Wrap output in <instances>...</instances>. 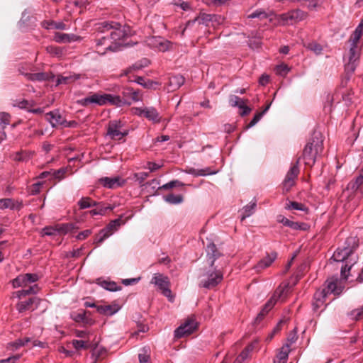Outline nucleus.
Returning <instances> with one entry per match:
<instances>
[{
    "label": "nucleus",
    "mask_w": 363,
    "mask_h": 363,
    "mask_svg": "<svg viewBox=\"0 0 363 363\" xmlns=\"http://www.w3.org/2000/svg\"><path fill=\"white\" fill-rule=\"evenodd\" d=\"M323 150V135L319 131H314L311 138L306 145L302 154V158L304 164L312 167Z\"/></svg>",
    "instance_id": "obj_1"
},
{
    "label": "nucleus",
    "mask_w": 363,
    "mask_h": 363,
    "mask_svg": "<svg viewBox=\"0 0 363 363\" xmlns=\"http://www.w3.org/2000/svg\"><path fill=\"white\" fill-rule=\"evenodd\" d=\"M77 104L83 107H89L91 105L102 106L106 104L120 106L122 104V100L117 95L97 92L90 93L88 96L77 100Z\"/></svg>",
    "instance_id": "obj_2"
},
{
    "label": "nucleus",
    "mask_w": 363,
    "mask_h": 363,
    "mask_svg": "<svg viewBox=\"0 0 363 363\" xmlns=\"http://www.w3.org/2000/svg\"><path fill=\"white\" fill-rule=\"evenodd\" d=\"M38 277L35 274H20L12 281V285L14 288L27 287V289H22L14 293L16 298L21 299L27 295L35 294L38 291V287L36 284L30 286V284L35 282Z\"/></svg>",
    "instance_id": "obj_3"
},
{
    "label": "nucleus",
    "mask_w": 363,
    "mask_h": 363,
    "mask_svg": "<svg viewBox=\"0 0 363 363\" xmlns=\"http://www.w3.org/2000/svg\"><path fill=\"white\" fill-rule=\"evenodd\" d=\"M96 29L99 32L107 33L113 43H118L128 35L125 28L117 22L103 21L98 24Z\"/></svg>",
    "instance_id": "obj_4"
},
{
    "label": "nucleus",
    "mask_w": 363,
    "mask_h": 363,
    "mask_svg": "<svg viewBox=\"0 0 363 363\" xmlns=\"http://www.w3.org/2000/svg\"><path fill=\"white\" fill-rule=\"evenodd\" d=\"M360 55V49L358 45L350 46L347 62L345 65V78L342 80V85L344 86L350 79L352 74L356 69Z\"/></svg>",
    "instance_id": "obj_5"
},
{
    "label": "nucleus",
    "mask_w": 363,
    "mask_h": 363,
    "mask_svg": "<svg viewBox=\"0 0 363 363\" xmlns=\"http://www.w3.org/2000/svg\"><path fill=\"white\" fill-rule=\"evenodd\" d=\"M204 274L203 278L199 283V286L211 289L218 285L223 279V274L221 270L218 269L215 266L211 267Z\"/></svg>",
    "instance_id": "obj_6"
},
{
    "label": "nucleus",
    "mask_w": 363,
    "mask_h": 363,
    "mask_svg": "<svg viewBox=\"0 0 363 363\" xmlns=\"http://www.w3.org/2000/svg\"><path fill=\"white\" fill-rule=\"evenodd\" d=\"M345 242L347 245L343 248H338L333 255L336 262H342L347 259L357 247L354 237L347 238Z\"/></svg>",
    "instance_id": "obj_7"
},
{
    "label": "nucleus",
    "mask_w": 363,
    "mask_h": 363,
    "mask_svg": "<svg viewBox=\"0 0 363 363\" xmlns=\"http://www.w3.org/2000/svg\"><path fill=\"white\" fill-rule=\"evenodd\" d=\"M123 216L118 218L111 220L104 228L100 230L99 235L96 238V243H101L104 240L108 238L113 233L118 230V228L125 222L122 220Z\"/></svg>",
    "instance_id": "obj_8"
},
{
    "label": "nucleus",
    "mask_w": 363,
    "mask_h": 363,
    "mask_svg": "<svg viewBox=\"0 0 363 363\" xmlns=\"http://www.w3.org/2000/svg\"><path fill=\"white\" fill-rule=\"evenodd\" d=\"M150 283L157 286L164 296L172 298V291L169 289V279L167 276L155 273L153 274Z\"/></svg>",
    "instance_id": "obj_9"
},
{
    "label": "nucleus",
    "mask_w": 363,
    "mask_h": 363,
    "mask_svg": "<svg viewBox=\"0 0 363 363\" xmlns=\"http://www.w3.org/2000/svg\"><path fill=\"white\" fill-rule=\"evenodd\" d=\"M300 160L301 157H299L296 162L291 167L282 182L283 191L285 193L289 192L291 188L295 184V180L300 172L298 167Z\"/></svg>",
    "instance_id": "obj_10"
},
{
    "label": "nucleus",
    "mask_w": 363,
    "mask_h": 363,
    "mask_svg": "<svg viewBox=\"0 0 363 363\" xmlns=\"http://www.w3.org/2000/svg\"><path fill=\"white\" fill-rule=\"evenodd\" d=\"M307 17V13L301 9H294L289 11L286 13H282L280 16L281 21L284 24L292 25L301 21H303Z\"/></svg>",
    "instance_id": "obj_11"
},
{
    "label": "nucleus",
    "mask_w": 363,
    "mask_h": 363,
    "mask_svg": "<svg viewBox=\"0 0 363 363\" xmlns=\"http://www.w3.org/2000/svg\"><path fill=\"white\" fill-rule=\"evenodd\" d=\"M120 43H113L106 34L96 40V49L99 54L104 55L108 50L116 51Z\"/></svg>",
    "instance_id": "obj_12"
},
{
    "label": "nucleus",
    "mask_w": 363,
    "mask_h": 363,
    "mask_svg": "<svg viewBox=\"0 0 363 363\" xmlns=\"http://www.w3.org/2000/svg\"><path fill=\"white\" fill-rule=\"evenodd\" d=\"M197 323L193 318H188L183 324L174 330V336L181 338L191 334L196 328Z\"/></svg>",
    "instance_id": "obj_13"
},
{
    "label": "nucleus",
    "mask_w": 363,
    "mask_h": 363,
    "mask_svg": "<svg viewBox=\"0 0 363 363\" xmlns=\"http://www.w3.org/2000/svg\"><path fill=\"white\" fill-rule=\"evenodd\" d=\"M147 45L151 48L157 49L159 51L165 52L172 46V43L160 36H152L147 39Z\"/></svg>",
    "instance_id": "obj_14"
},
{
    "label": "nucleus",
    "mask_w": 363,
    "mask_h": 363,
    "mask_svg": "<svg viewBox=\"0 0 363 363\" xmlns=\"http://www.w3.org/2000/svg\"><path fill=\"white\" fill-rule=\"evenodd\" d=\"M123 124L120 121H111L107 128V135L113 140H121L128 134L127 131L122 132Z\"/></svg>",
    "instance_id": "obj_15"
},
{
    "label": "nucleus",
    "mask_w": 363,
    "mask_h": 363,
    "mask_svg": "<svg viewBox=\"0 0 363 363\" xmlns=\"http://www.w3.org/2000/svg\"><path fill=\"white\" fill-rule=\"evenodd\" d=\"M323 289L326 290L328 294L340 295L342 292L344 286H342L340 281L337 277H333L326 280Z\"/></svg>",
    "instance_id": "obj_16"
},
{
    "label": "nucleus",
    "mask_w": 363,
    "mask_h": 363,
    "mask_svg": "<svg viewBox=\"0 0 363 363\" xmlns=\"http://www.w3.org/2000/svg\"><path fill=\"white\" fill-rule=\"evenodd\" d=\"M135 113L140 116H144L154 123L160 121L159 113L153 107L137 108Z\"/></svg>",
    "instance_id": "obj_17"
},
{
    "label": "nucleus",
    "mask_w": 363,
    "mask_h": 363,
    "mask_svg": "<svg viewBox=\"0 0 363 363\" xmlns=\"http://www.w3.org/2000/svg\"><path fill=\"white\" fill-rule=\"evenodd\" d=\"M284 288L279 287L274 292V295L270 298V299L264 304L262 311L259 312L262 313L264 315H266L268 312L274 307L277 301L281 298L282 295L284 293Z\"/></svg>",
    "instance_id": "obj_18"
},
{
    "label": "nucleus",
    "mask_w": 363,
    "mask_h": 363,
    "mask_svg": "<svg viewBox=\"0 0 363 363\" xmlns=\"http://www.w3.org/2000/svg\"><path fill=\"white\" fill-rule=\"evenodd\" d=\"M206 251L209 266L213 267L216 260L222 255V253L213 242H210L207 245Z\"/></svg>",
    "instance_id": "obj_19"
},
{
    "label": "nucleus",
    "mask_w": 363,
    "mask_h": 363,
    "mask_svg": "<svg viewBox=\"0 0 363 363\" xmlns=\"http://www.w3.org/2000/svg\"><path fill=\"white\" fill-rule=\"evenodd\" d=\"M277 257V253L272 252L260 259L259 262L255 266L254 269L257 272H260L262 270L269 267Z\"/></svg>",
    "instance_id": "obj_20"
},
{
    "label": "nucleus",
    "mask_w": 363,
    "mask_h": 363,
    "mask_svg": "<svg viewBox=\"0 0 363 363\" xmlns=\"http://www.w3.org/2000/svg\"><path fill=\"white\" fill-rule=\"evenodd\" d=\"M66 172V168H60L57 170L51 169L50 171H47V179L50 182H53L51 187L55 186L57 182L62 180L65 177Z\"/></svg>",
    "instance_id": "obj_21"
},
{
    "label": "nucleus",
    "mask_w": 363,
    "mask_h": 363,
    "mask_svg": "<svg viewBox=\"0 0 363 363\" xmlns=\"http://www.w3.org/2000/svg\"><path fill=\"white\" fill-rule=\"evenodd\" d=\"M39 300L36 297H31L26 301H21L16 305V308L19 313H23L28 310H34L39 304Z\"/></svg>",
    "instance_id": "obj_22"
},
{
    "label": "nucleus",
    "mask_w": 363,
    "mask_h": 363,
    "mask_svg": "<svg viewBox=\"0 0 363 363\" xmlns=\"http://www.w3.org/2000/svg\"><path fill=\"white\" fill-rule=\"evenodd\" d=\"M100 183L106 188L115 189L122 186L125 184V180L119 177H102L99 179Z\"/></svg>",
    "instance_id": "obj_23"
},
{
    "label": "nucleus",
    "mask_w": 363,
    "mask_h": 363,
    "mask_svg": "<svg viewBox=\"0 0 363 363\" xmlns=\"http://www.w3.org/2000/svg\"><path fill=\"white\" fill-rule=\"evenodd\" d=\"M47 121H49L52 128L61 126L65 122V118L60 113L59 110L47 113Z\"/></svg>",
    "instance_id": "obj_24"
},
{
    "label": "nucleus",
    "mask_w": 363,
    "mask_h": 363,
    "mask_svg": "<svg viewBox=\"0 0 363 363\" xmlns=\"http://www.w3.org/2000/svg\"><path fill=\"white\" fill-rule=\"evenodd\" d=\"M28 343L31 344V347H44V343L41 341H39L38 340H32L30 337H25L23 339H18L16 340L15 342H11L9 344L10 347H12L14 349H18L20 347L24 346Z\"/></svg>",
    "instance_id": "obj_25"
},
{
    "label": "nucleus",
    "mask_w": 363,
    "mask_h": 363,
    "mask_svg": "<svg viewBox=\"0 0 363 363\" xmlns=\"http://www.w3.org/2000/svg\"><path fill=\"white\" fill-rule=\"evenodd\" d=\"M185 82V79L182 75L177 74L171 76L169 78L168 89L170 91H174L180 88Z\"/></svg>",
    "instance_id": "obj_26"
},
{
    "label": "nucleus",
    "mask_w": 363,
    "mask_h": 363,
    "mask_svg": "<svg viewBox=\"0 0 363 363\" xmlns=\"http://www.w3.org/2000/svg\"><path fill=\"white\" fill-rule=\"evenodd\" d=\"M22 202L12 199H0V209L10 208L11 210H20L22 208Z\"/></svg>",
    "instance_id": "obj_27"
},
{
    "label": "nucleus",
    "mask_w": 363,
    "mask_h": 363,
    "mask_svg": "<svg viewBox=\"0 0 363 363\" xmlns=\"http://www.w3.org/2000/svg\"><path fill=\"white\" fill-rule=\"evenodd\" d=\"M19 71L21 74L24 75L28 80L38 82L45 80V74L43 72H35V69L33 68L30 69V72H25L23 68Z\"/></svg>",
    "instance_id": "obj_28"
},
{
    "label": "nucleus",
    "mask_w": 363,
    "mask_h": 363,
    "mask_svg": "<svg viewBox=\"0 0 363 363\" xmlns=\"http://www.w3.org/2000/svg\"><path fill=\"white\" fill-rule=\"evenodd\" d=\"M277 220L278 223L283 224L284 226H287L293 230H301L303 229L302 225H304V223H301L298 222H294L290 220L285 216L282 215H279L277 218Z\"/></svg>",
    "instance_id": "obj_29"
},
{
    "label": "nucleus",
    "mask_w": 363,
    "mask_h": 363,
    "mask_svg": "<svg viewBox=\"0 0 363 363\" xmlns=\"http://www.w3.org/2000/svg\"><path fill=\"white\" fill-rule=\"evenodd\" d=\"M98 206H94L96 208L89 211L88 213L91 216H104L107 210L112 211L114 208L113 206L106 205L104 202H98Z\"/></svg>",
    "instance_id": "obj_30"
},
{
    "label": "nucleus",
    "mask_w": 363,
    "mask_h": 363,
    "mask_svg": "<svg viewBox=\"0 0 363 363\" xmlns=\"http://www.w3.org/2000/svg\"><path fill=\"white\" fill-rule=\"evenodd\" d=\"M289 352L290 345L289 344H285L281 348L280 351L274 359V363H286Z\"/></svg>",
    "instance_id": "obj_31"
},
{
    "label": "nucleus",
    "mask_w": 363,
    "mask_h": 363,
    "mask_svg": "<svg viewBox=\"0 0 363 363\" xmlns=\"http://www.w3.org/2000/svg\"><path fill=\"white\" fill-rule=\"evenodd\" d=\"M130 82H135L137 84L143 86L146 89H156V86L159 85L158 82L152 81V80H145V79L143 77H136L135 79H128Z\"/></svg>",
    "instance_id": "obj_32"
},
{
    "label": "nucleus",
    "mask_w": 363,
    "mask_h": 363,
    "mask_svg": "<svg viewBox=\"0 0 363 363\" xmlns=\"http://www.w3.org/2000/svg\"><path fill=\"white\" fill-rule=\"evenodd\" d=\"M119 307L116 305H101L97 306V312L105 315H112L117 313Z\"/></svg>",
    "instance_id": "obj_33"
},
{
    "label": "nucleus",
    "mask_w": 363,
    "mask_h": 363,
    "mask_svg": "<svg viewBox=\"0 0 363 363\" xmlns=\"http://www.w3.org/2000/svg\"><path fill=\"white\" fill-rule=\"evenodd\" d=\"M77 39V36L74 34H66L61 33H55L53 40L57 43H69L74 41Z\"/></svg>",
    "instance_id": "obj_34"
},
{
    "label": "nucleus",
    "mask_w": 363,
    "mask_h": 363,
    "mask_svg": "<svg viewBox=\"0 0 363 363\" xmlns=\"http://www.w3.org/2000/svg\"><path fill=\"white\" fill-rule=\"evenodd\" d=\"M77 205L79 206L80 210H83L93 207L94 206H98L99 204L97 201L93 200L89 196H84L79 200Z\"/></svg>",
    "instance_id": "obj_35"
},
{
    "label": "nucleus",
    "mask_w": 363,
    "mask_h": 363,
    "mask_svg": "<svg viewBox=\"0 0 363 363\" xmlns=\"http://www.w3.org/2000/svg\"><path fill=\"white\" fill-rule=\"evenodd\" d=\"M187 172L190 174L195 176V177L212 175V174H215L216 173V172H215V171H211V168H209V167H207L206 169H201L189 168V170L187 171Z\"/></svg>",
    "instance_id": "obj_36"
},
{
    "label": "nucleus",
    "mask_w": 363,
    "mask_h": 363,
    "mask_svg": "<svg viewBox=\"0 0 363 363\" xmlns=\"http://www.w3.org/2000/svg\"><path fill=\"white\" fill-rule=\"evenodd\" d=\"M15 106L19 107L20 108H25L28 111L34 113H40L43 111V110L40 108H31L33 105L29 101H28L26 100H23L21 101H19L16 104H15Z\"/></svg>",
    "instance_id": "obj_37"
},
{
    "label": "nucleus",
    "mask_w": 363,
    "mask_h": 363,
    "mask_svg": "<svg viewBox=\"0 0 363 363\" xmlns=\"http://www.w3.org/2000/svg\"><path fill=\"white\" fill-rule=\"evenodd\" d=\"M285 208L287 210H297L308 212V208L303 203L296 201H288L286 203Z\"/></svg>",
    "instance_id": "obj_38"
},
{
    "label": "nucleus",
    "mask_w": 363,
    "mask_h": 363,
    "mask_svg": "<svg viewBox=\"0 0 363 363\" xmlns=\"http://www.w3.org/2000/svg\"><path fill=\"white\" fill-rule=\"evenodd\" d=\"M255 207H256V201L250 203V204L244 206L242 208V215L241 217V220H243L246 218L252 215L255 212Z\"/></svg>",
    "instance_id": "obj_39"
},
{
    "label": "nucleus",
    "mask_w": 363,
    "mask_h": 363,
    "mask_svg": "<svg viewBox=\"0 0 363 363\" xmlns=\"http://www.w3.org/2000/svg\"><path fill=\"white\" fill-rule=\"evenodd\" d=\"M211 15L205 13H201L197 17H196V20L199 24L204 25L206 26H208L210 23H211Z\"/></svg>",
    "instance_id": "obj_40"
},
{
    "label": "nucleus",
    "mask_w": 363,
    "mask_h": 363,
    "mask_svg": "<svg viewBox=\"0 0 363 363\" xmlns=\"http://www.w3.org/2000/svg\"><path fill=\"white\" fill-rule=\"evenodd\" d=\"M164 201L170 204H179L183 201L182 195L168 194L164 197Z\"/></svg>",
    "instance_id": "obj_41"
},
{
    "label": "nucleus",
    "mask_w": 363,
    "mask_h": 363,
    "mask_svg": "<svg viewBox=\"0 0 363 363\" xmlns=\"http://www.w3.org/2000/svg\"><path fill=\"white\" fill-rule=\"evenodd\" d=\"M147 67V64L143 65L142 62H138L133 64L132 66L128 67L123 71L125 76H128L130 73L141 69L143 67Z\"/></svg>",
    "instance_id": "obj_42"
},
{
    "label": "nucleus",
    "mask_w": 363,
    "mask_h": 363,
    "mask_svg": "<svg viewBox=\"0 0 363 363\" xmlns=\"http://www.w3.org/2000/svg\"><path fill=\"white\" fill-rule=\"evenodd\" d=\"M47 29L66 30L67 26L62 21H47Z\"/></svg>",
    "instance_id": "obj_43"
},
{
    "label": "nucleus",
    "mask_w": 363,
    "mask_h": 363,
    "mask_svg": "<svg viewBox=\"0 0 363 363\" xmlns=\"http://www.w3.org/2000/svg\"><path fill=\"white\" fill-rule=\"evenodd\" d=\"M184 184L179 180H172L167 184H163L162 186H160L159 189H164L168 190L172 188L175 187H181L184 186Z\"/></svg>",
    "instance_id": "obj_44"
},
{
    "label": "nucleus",
    "mask_w": 363,
    "mask_h": 363,
    "mask_svg": "<svg viewBox=\"0 0 363 363\" xmlns=\"http://www.w3.org/2000/svg\"><path fill=\"white\" fill-rule=\"evenodd\" d=\"M47 52L55 57H60L64 54V50L60 47L48 46L47 47Z\"/></svg>",
    "instance_id": "obj_45"
},
{
    "label": "nucleus",
    "mask_w": 363,
    "mask_h": 363,
    "mask_svg": "<svg viewBox=\"0 0 363 363\" xmlns=\"http://www.w3.org/2000/svg\"><path fill=\"white\" fill-rule=\"evenodd\" d=\"M10 116L7 113H0V130H4L6 126L9 124Z\"/></svg>",
    "instance_id": "obj_46"
},
{
    "label": "nucleus",
    "mask_w": 363,
    "mask_h": 363,
    "mask_svg": "<svg viewBox=\"0 0 363 363\" xmlns=\"http://www.w3.org/2000/svg\"><path fill=\"white\" fill-rule=\"evenodd\" d=\"M328 294L326 292V290L323 288L321 289H318L315 291L313 296V300L325 301V298Z\"/></svg>",
    "instance_id": "obj_47"
},
{
    "label": "nucleus",
    "mask_w": 363,
    "mask_h": 363,
    "mask_svg": "<svg viewBox=\"0 0 363 363\" xmlns=\"http://www.w3.org/2000/svg\"><path fill=\"white\" fill-rule=\"evenodd\" d=\"M268 17L267 13L264 10H257L250 15H248V18H257L259 19H265Z\"/></svg>",
    "instance_id": "obj_48"
},
{
    "label": "nucleus",
    "mask_w": 363,
    "mask_h": 363,
    "mask_svg": "<svg viewBox=\"0 0 363 363\" xmlns=\"http://www.w3.org/2000/svg\"><path fill=\"white\" fill-rule=\"evenodd\" d=\"M350 315L352 318V319L354 320H358L361 319L363 316V306L361 308H356L352 311L350 313Z\"/></svg>",
    "instance_id": "obj_49"
},
{
    "label": "nucleus",
    "mask_w": 363,
    "mask_h": 363,
    "mask_svg": "<svg viewBox=\"0 0 363 363\" xmlns=\"http://www.w3.org/2000/svg\"><path fill=\"white\" fill-rule=\"evenodd\" d=\"M289 70V67L285 64H281L276 67L277 74L282 77L286 76Z\"/></svg>",
    "instance_id": "obj_50"
},
{
    "label": "nucleus",
    "mask_w": 363,
    "mask_h": 363,
    "mask_svg": "<svg viewBox=\"0 0 363 363\" xmlns=\"http://www.w3.org/2000/svg\"><path fill=\"white\" fill-rule=\"evenodd\" d=\"M30 157V155L26 152H18L13 155V160L16 161H27Z\"/></svg>",
    "instance_id": "obj_51"
},
{
    "label": "nucleus",
    "mask_w": 363,
    "mask_h": 363,
    "mask_svg": "<svg viewBox=\"0 0 363 363\" xmlns=\"http://www.w3.org/2000/svg\"><path fill=\"white\" fill-rule=\"evenodd\" d=\"M86 314H87V311H81L80 312H79L77 313H74L72 315V318L76 322L83 323V321L86 318Z\"/></svg>",
    "instance_id": "obj_52"
},
{
    "label": "nucleus",
    "mask_w": 363,
    "mask_h": 363,
    "mask_svg": "<svg viewBox=\"0 0 363 363\" xmlns=\"http://www.w3.org/2000/svg\"><path fill=\"white\" fill-rule=\"evenodd\" d=\"M72 345L77 350L80 349H86L88 347L86 342L83 340H73Z\"/></svg>",
    "instance_id": "obj_53"
},
{
    "label": "nucleus",
    "mask_w": 363,
    "mask_h": 363,
    "mask_svg": "<svg viewBox=\"0 0 363 363\" xmlns=\"http://www.w3.org/2000/svg\"><path fill=\"white\" fill-rule=\"evenodd\" d=\"M352 267V265H350V267H347V264H345V266H342L341 267V279L344 280H347L350 276V272Z\"/></svg>",
    "instance_id": "obj_54"
},
{
    "label": "nucleus",
    "mask_w": 363,
    "mask_h": 363,
    "mask_svg": "<svg viewBox=\"0 0 363 363\" xmlns=\"http://www.w3.org/2000/svg\"><path fill=\"white\" fill-rule=\"evenodd\" d=\"M144 353L139 354L138 358L140 363H151L150 362V356L147 354V350L143 348Z\"/></svg>",
    "instance_id": "obj_55"
},
{
    "label": "nucleus",
    "mask_w": 363,
    "mask_h": 363,
    "mask_svg": "<svg viewBox=\"0 0 363 363\" xmlns=\"http://www.w3.org/2000/svg\"><path fill=\"white\" fill-rule=\"evenodd\" d=\"M241 103H243V101L238 96L231 95L229 98V104L233 107L238 106L239 108Z\"/></svg>",
    "instance_id": "obj_56"
},
{
    "label": "nucleus",
    "mask_w": 363,
    "mask_h": 363,
    "mask_svg": "<svg viewBox=\"0 0 363 363\" xmlns=\"http://www.w3.org/2000/svg\"><path fill=\"white\" fill-rule=\"evenodd\" d=\"M102 286L110 291H116L118 290L117 284L113 281H104Z\"/></svg>",
    "instance_id": "obj_57"
},
{
    "label": "nucleus",
    "mask_w": 363,
    "mask_h": 363,
    "mask_svg": "<svg viewBox=\"0 0 363 363\" xmlns=\"http://www.w3.org/2000/svg\"><path fill=\"white\" fill-rule=\"evenodd\" d=\"M308 48V49L314 52L316 55L320 54L323 50L322 46L316 43H309Z\"/></svg>",
    "instance_id": "obj_58"
},
{
    "label": "nucleus",
    "mask_w": 363,
    "mask_h": 363,
    "mask_svg": "<svg viewBox=\"0 0 363 363\" xmlns=\"http://www.w3.org/2000/svg\"><path fill=\"white\" fill-rule=\"evenodd\" d=\"M211 18V24L213 26L220 25L224 22V18L219 15L212 14Z\"/></svg>",
    "instance_id": "obj_59"
},
{
    "label": "nucleus",
    "mask_w": 363,
    "mask_h": 363,
    "mask_svg": "<svg viewBox=\"0 0 363 363\" xmlns=\"http://www.w3.org/2000/svg\"><path fill=\"white\" fill-rule=\"evenodd\" d=\"M43 185V182H37L34 183L30 189V192L32 194H36L39 193L40 187Z\"/></svg>",
    "instance_id": "obj_60"
},
{
    "label": "nucleus",
    "mask_w": 363,
    "mask_h": 363,
    "mask_svg": "<svg viewBox=\"0 0 363 363\" xmlns=\"http://www.w3.org/2000/svg\"><path fill=\"white\" fill-rule=\"evenodd\" d=\"M263 116V113L259 112L257 113L252 121L250 122V123L247 125V128H251L254 126L258 121L261 119V118Z\"/></svg>",
    "instance_id": "obj_61"
},
{
    "label": "nucleus",
    "mask_w": 363,
    "mask_h": 363,
    "mask_svg": "<svg viewBox=\"0 0 363 363\" xmlns=\"http://www.w3.org/2000/svg\"><path fill=\"white\" fill-rule=\"evenodd\" d=\"M226 0H205V3L208 6H220L223 5Z\"/></svg>",
    "instance_id": "obj_62"
},
{
    "label": "nucleus",
    "mask_w": 363,
    "mask_h": 363,
    "mask_svg": "<svg viewBox=\"0 0 363 363\" xmlns=\"http://www.w3.org/2000/svg\"><path fill=\"white\" fill-rule=\"evenodd\" d=\"M149 176V173L147 172H139L135 174V178L140 183L144 182Z\"/></svg>",
    "instance_id": "obj_63"
},
{
    "label": "nucleus",
    "mask_w": 363,
    "mask_h": 363,
    "mask_svg": "<svg viewBox=\"0 0 363 363\" xmlns=\"http://www.w3.org/2000/svg\"><path fill=\"white\" fill-rule=\"evenodd\" d=\"M20 358V355H14L4 359H1L0 363H15Z\"/></svg>",
    "instance_id": "obj_64"
}]
</instances>
